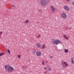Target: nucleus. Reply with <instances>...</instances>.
Wrapping results in <instances>:
<instances>
[{"label": "nucleus", "instance_id": "1", "mask_svg": "<svg viewBox=\"0 0 74 74\" xmlns=\"http://www.w3.org/2000/svg\"><path fill=\"white\" fill-rule=\"evenodd\" d=\"M5 69L8 73L12 72V71H14V68L11 66L8 65H5Z\"/></svg>", "mask_w": 74, "mask_h": 74}, {"label": "nucleus", "instance_id": "2", "mask_svg": "<svg viewBox=\"0 0 74 74\" xmlns=\"http://www.w3.org/2000/svg\"><path fill=\"white\" fill-rule=\"evenodd\" d=\"M40 4L42 6H45L47 5L49 3V0H41L40 1Z\"/></svg>", "mask_w": 74, "mask_h": 74}, {"label": "nucleus", "instance_id": "3", "mask_svg": "<svg viewBox=\"0 0 74 74\" xmlns=\"http://www.w3.org/2000/svg\"><path fill=\"white\" fill-rule=\"evenodd\" d=\"M52 42L53 45H57L58 44H62V42L58 40L53 39L52 40Z\"/></svg>", "mask_w": 74, "mask_h": 74}, {"label": "nucleus", "instance_id": "4", "mask_svg": "<svg viewBox=\"0 0 74 74\" xmlns=\"http://www.w3.org/2000/svg\"><path fill=\"white\" fill-rule=\"evenodd\" d=\"M61 17L63 19H66L67 18V14H66V13L63 12L61 14Z\"/></svg>", "mask_w": 74, "mask_h": 74}, {"label": "nucleus", "instance_id": "5", "mask_svg": "<svg viewBox=\"0 0 74 74\" xmlns=\"http://www.w3.org/2000/svg\"><path fill=\"white\" fill-rule=\"evenodd\" d=\"M64 8L65 10L67 11H70V8L69 7L67 6H64Z\"/></svg>", "mask_w": 74, "mask_h": 74}, {"label": "nucleus", "instance_id": "6", "mask_svg": "<svg viewBox=\"0 0 74 74\" xmlns=\"http://www.w3.org/2000/svg\"><path fill=\"white\" fill-rule=\"evenodd\" d=\"M36 54L38 56H41V52L40 51H37Z\"/></svg>", "mask_w": 74, "mask_h": 74}, {"label": "nucleus", "instance_id": "7", "mask_svg": "<svg viewBox=\"0 0 74 74\" xmlns=\"http://www.w3.org/2000/svg\"><path fill=\"white\" fill-rule=\"evenodd\" d=\"M36 45L37 47L39 48H41V44L39 43H37L36 44Z\"/></svg>", "mask_w": 74, "mask_h": 74}, {"label": "nucleus", "instance_id": "8", "mask_svg": "<svg viewBox=\"0 0 74 74\" xmlns=\"http://www.w3.org/2000/svg\"><path fill=\"white\" fill-rule=\"evenodd\" d=\"M51 10L53 12H55V8H54L53 6H51Z\"/></svg>", "mask_w": 74, "mask_h": 74}, {"label": "nucleus", "instance_id": "9", "mask_svg": "<svg viewBox=\"0 0 74 74\" xmlns=\"http://www.w3.org/2000/svg\"><path fill=\"white\" fill-rule=\"evenodd\" d=\"M71 63L72 64H74V58L72 57L71 58Z\"/></svg>", "mask_w": 74, "mask_h": 74}, {"label": "nucleus", "instance_id": "10", "mask_svg": "<svg viewBox=\"0 0 74 74\" xmlns=\"http://www.w3.org/2000/svg\"><path fill=\"white\" fill-rule=\"evenodd\" d=\"M45 46L44 45H42L41 46H40V48L41 49H44V48H45Z\"/></svg>", "mask_w": 74, "mask_h": 74}, {"label": "nucleus", "instance_id": "11", "mask_svg": "<svg viewBox=\"0 0 74 74\" xmlns=\"http://www.w3.org/2000/svg\"><path fill=\"white\" fill-rule=\"evenodd\" d=\"M29 23V21L28 19H26L25 21V24H27Z\"/></svg>", "mask_w": 74, "mask_h": 74}, {"label": "nucleus", "instance_id": "12", "mask_svg": "<svg viewBox=\"0 0 74 74\" xmlns=\"http://www.w3.org/2000/svg\"><path fill=\"white\" fill-rule=\"evenodd\" d=\"M47 69L49 71H51L52 70V69H51V66H48Z\"/></svg>", "mask_w": 74, "mask_h": 74}, {"label": "nucleus", "instance_id": "13", "mask_svg": "<svg viewBox=\"0 0 74 74\" xmlns=\"http://www.w3.org/2000/svg\"><path fill=\"white\" fill-rule=\"evenodd\" d=\"M64 64L66 67H68V65L67 64V63L66 62H63Z\"/></svg>", "mask_w": 74, "mask_h": 74}, {"label": "nucleus", "instance_id": "14", "mask_svg": "<svg viewBox=\"0 0 74 74\" xmlns=\"http://www.w3.org/2000/svg\"><path fill=\"white\" fill-rule=\"evenodd\" d=\"M64 52L65 53H68L69 52V50L67 49H64Z\"/></svg>", "mask_w": 74, "mask_h": 74}, {"label": "nucleus", "instance_id": "15", "mask_svg": "<svg viewBox=\"0 0 74 74\" xmlns=\"http://www.w3.org/2000/svg\"><path fill=\"white\" fill-rule=\"evenodd\" d=\"M63 36L64 38H66V39H68V40L69 38L67 37L66 36V35H65V34H64Z\"/></svg>", "mask_w": 74, "mask_h": 74}, {"label": "nucleus", "instance_id": "16", "mask_svg": "<svg viewBox=\"0 0 74 74\" xmlns=\"http://www.w3.org/2000/svg\"><path fill=\"white\" fill-rule=\"evenodd\" d=\"M21 55H17V58H18V59H21Z\"/></svg>", "mask_w": 74, "mask_h": 74}, {"label": "nucleus", "instance_id": "17", "mask_svg": "<svg viewBox=\"0 0 74 74\" xmlns=\"http://www.w3.org/2000/svg\"><path fill=\"white\" fill-rule=\"evenodd\" d=\"M3 55H4V53H0V56H3Z\"/></svg>", "mask_w": 74, "mask_h": 74}, {"label": "nucleus", "instance_id": "18", "mask_svg": "<svg viewBox=\"0 0 74 74\" xmlns=\"http://www.w3.org/2000/svg\"><path fill=\"white\" fill-rule=\"evenodd\" d=\"M71 4L72 5H74V1H73L71 2Z\"/></svg>", "mask_w": 74, "mask_h": 74}, {"label": "nucleus", "instance_id": "19", "mask_svg": "<svg viewBox=\"0 0 74 74\" xmlns=\"http://www.w3.org/2000/svg\"><path fill=\"white\" fill-rule=\"evenodd\" d=\"M7 51L9 53V54H10V50L8 49H7Z\"/></svg>", "mask_w": 74, "mask_h": 74}, {"label": "nucleus", "instance_id": "20", "mask_svg": "<svg viewBox=\"0 0 74 74\" xmlns=\"http://www.w3.org/2000/svg\"><path fill=\"white\" fill-rule=\"evenodd\" d=\"M42 64L43 65H44V64L45 63H44V61H42Z\"/></svg>", "mask_w": 74, "mask_h": 74}, {"label": "nucleus", "instance_id": "21", "mask_svg": "<svg viewBox=\"0 0 74 74\" xmlns=\"http://www.w3.org/2000/svg\"><path fill=\"white\" fill-rule=\"evenodd\" d=\"M23 67L24 68V69H27V66H23Z\"/></svg>", "mask_w": 74, "mask_h": 74}, {"label": "nucleus", "instance_id": "22", "mask_svg": "<svg viewBox=\"0 0 74 74\" xmlns=\"http://www.w3.org/2000/svg\"><path fill=\"white\" fill-rule=\"evenodd\" d=\"M3 33V32H0V35H1Z\"/></svg>", "mask_w": 74, "mask_h": 74}, {"label": "nucleus", "instance_id": "23", "mask_svg": "<svg viewBox=\"0 0 74 74\" xmlns=\"http://www.w3.org/2000/svg\"><path fill=\"white\" fill-rule=\"evenodd\" d=\"M41 35H38V36L37 37V38H39L40 37Z\"/></svg>", "mask_w": 74, "mask_h": 74}, {"label": "nucleus", "instance_id": "24", "mask_svg": "<svg viewBox=\"0 0 74 74\" xmlns=\"http://www.w3.org/2000/svg\"><path fill=\"white\" fill-rule=\"evenodd\" d=\"M44 70H47V68H46V67H44Z\"/></svg>", "mask_w": 74, "mask_h": 74}, {"label": "nucleus", "instance_id": "25", "mask_svg": "<svg viewBox=\"0 0 74 74\" xmlns=\"http://www.w3.org/2000/svg\"><path fill=\"white\" fill-rule=\"evenodd\" d=\"M66 1H70V0H65Z\"/></svg>", "mask_w": 74, "mask_h": 74}, {"label": "nucleus", "instance_id": "26", "mask_svg": "<svg viewBox=\"0 0 74 74\" xmlns=\"http://www.w3.org/2000/svg\"><path fill=\"white\" fill-rule=\"evenodd\" d=\"M48 61H46L45 62V63H46V64H47V63H48Z\"/></svg>", "mask_w": 74, "mask_h": 74}, {"label": "nucleus", "instance_id": "27", "mask_svg": "<svg viewBox=\"0 0 74 74\" xmlns=\"http://www.w3.org/2000/svg\"><path fill=\"white\" fill-rule=\"evenodd\" d=\"M12 7H15V6H14L13 5H12Z\"/></svg>", "mask_w": 74, "mask_h": 74}]
</instances>
